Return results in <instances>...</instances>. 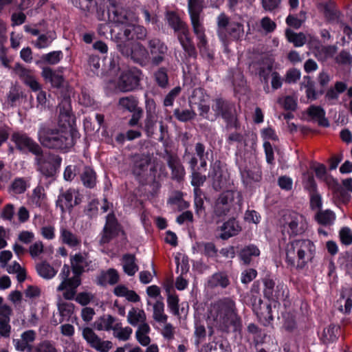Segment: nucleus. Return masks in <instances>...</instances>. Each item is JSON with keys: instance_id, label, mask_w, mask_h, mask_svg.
Listing matches in <instances>:
<instances>
[{"instance_id": "obj_58", "label": "nucleus", "mask_w": 352, "mask_h": 352, "mask_svg": "<svg viewBox=\"0 0 352 352\" xmlns=\"http://www.w3.org/2000/svg\"><path fill=\"white\" fill-rule=\"evenodd\" d=\"M7 97L8 102L13 106L15 102L19 101V100L23 98V93L18 87L12 86L11 87Z\"/></svg>"}, {"instance_id": "obj_50", "label": "nucleus", "mask_w": 352, "mask_h": 352, "mask_svg": "<svg viewBox=\"0 0 352 352\" xmlns=\"http://www.w3.org/2000/svg\"><path fill=\"white\" fill-rule=\"evenodd\" d=\"M54 32H49L46 34H41L38 36L35 43V46L39 49L47 47L55 38Z\"/></svg>"}, {"instance_id": "obj_12", "label": "nucleus", "mask_w": 352, "mask_h": 352, "mask_svg": "<svg viewBox=\"0 0 352 352\" xmlns=\"http://www.w3.org/2000/svg\"><path fill=\"white\" fill-rule=\"evenodd\" d=\"M13 70L19 79L32 91H37L41 89V86L37 81L33 70L28 69L19 63L14 65Z\"/></svg>"}, {"instance_id": "obj_4", "label": "nucleus", "mask_w": 352, "mask_h": 352, "mask_svg": "<svg viewBox=\"0 0 352 352\" xmlns=\"http://www.w3.org/2000/svg\"><path fill=\"white\" fill-rule=\"evenodd\" d=\"M242 202L243 197L240 192L236 190L223 191L214 203L213 214L220 218L233 213L241 209Z\"/></svg>"}, {"instance_id": "obj_7", "label": "nucleus", "mask_w": 352, "mask_h": 352, "mask_svg": "<svg viewBox=\"0 0 352 352\" xmlns=\"http://www.w3.org/2000/svg\"><path fill=\"white\" fill-rule=\"evenodd\" d=\"M212 111L215 120L221 117L227 122L228 126L236 127V111L234 103L222 98H215L212 100Z\"/></svg>"}, {"instance_id": "obj_43", "label": "nucleus", "mask_w": 352, "mask_h": 352, "mask_svg": "<svg viewBox=\"0 0 352 352\" xmlns=\"http://www.w3.org/2000/svg\"><path fill=\"white\" fill-rule=\"evenodd\" d=\"M153 319L160 323H166L168 319L167 315L164 314V305L163 302L157 300L153 305Z\"/></svg>"}, {"instance_id": "obj_57", "label": "nucleus", "mask_w": 352, "mask_h": 352, "mask_svg": "<svg viewBox=\"0 0 352 352\" xmlns=\"http://www.w3.org/2000/svg\"><path fill=\"white\" fill-rule=\"evenodd\" d=\"M335 61L338 65L349 66L352 64V56L346 50H342L336 57Z\"/></svg>"}, {"instance_id": "obj_18", "label": "nucleus", "mask_w": 352, "mask_h": 352, "mask_svg": "<svg viewBox=\"0 0 352 352\" xmlns=\"http://www.w3.org/2000/svg\"><path fill=\"white\" fill-rule=\"evenodd\" d=\"M177 38L182 45L184 52L189 57L195 58L197 56V51L190 36L188 27H186L182 30L175 32Z\"/></svg>"}, {"instance_id": "obj_44", "label": "nucleus", "mask_w": 352, "mask_h": 352, "mask_svg": "<svg viewBox=\"0 0 352 352\" xmlns=\"http://www.w3.org/2000/svg\"><path fill=\"white\" fill-rule=\"evenodd\" d=\"M167 20L168 25L174 30L175 33L188 26L175 12H168Z\"/></svg>"}, {"instance_id": "obj_45", "label": "nucleus", "mask_w": 352, "mask_h": 352, "mask_svg": "<svg viewBox=\"0 0 352 352\" xmlns=\"http://www.w3.org/2000/svg\"><path fill=\"white\" fill-rule=\"evenodd\" d=\"M46 200L45 189L41 186H36L32 192L31 201L36 206H42Z\"/></svg>"}, {"instance_id": "obj_35", "label": "nucleus", "mask_w": 352, "mask_h": 352, "mask_svg": "<svg viewBox=\"0 0 352 352\" xmlns=\"http://www.w3.org/2000/svg\"><path fill=\"white\" fill-rule=\"evenodd\" d=\"M112 331L114 338L119 340L126 341L130 338L133 330L129 327H122V323L118 321L116 324L113 325Z\"/></svg>"}, {"instance_id": "obj_5", "label": "nucleus", "mask_w": 352, "mask_h": 352, "mask_svg": "<svg viewBox=\"0 0 352 352\" xmlns=\"http://www.w3.org/2000/svg\"><path fill=\"white\" fill-rule=\"evenodd\" d=\"M107 13L104 9L97 8L96 17L100 21H107L115 24H127L133 19V13L116 0H108Z\"/></svg>"}, {"instance_id": "obj_26", "label": "nucleus", "mask_w": 352, "mask_h": 352, "mask_svg": "<svg viewBox=\"0 0 352 352\" xmlns=\"http://www.w3.org/2000/svg\"><path fill=\"white\" fill-rule=\"evenodd\" d=\"M120 280V276L118 271L113 268H110L107 271H102L96 277V283L101 286L107 285H115Z\"/></svg>"}, {"instance_id": "obj_59", "label": "nucleus", "mask_w": 352, "mask_h": 352, "mask_svg": "<svg viewBox=\"0 0 352 352\" xmlns=\"http://www.w3.org/2000/svg\"><path fill=\"white\" fill-rule=\"evenodd\" d=\"M34 352H58V350L54 343L49 340H44L36 346Z\"/></svg>"}, {"instance_id": "obj_29", "label": "nucleus", "mask_w": 352, "mask_h": 352, "mask_svg": "<svg viewBox=\"0 0 352 352\" xmlns=\"http://www.w3.org/2000/svg\"><path fill=\"white\" fill-rule=\"evenodd\" d=\"M118 107L123 111L133 113L142 109L138 107V100L133 96L122 97L118 100Z\"/></svg>"}, {"instance_id": "obj_9", "label": "nucleus", "mask_w": 352, "mask_h": 352, "mask_svg": "<svg viewBox=\"0 0 352 352\" xmlns=\"http://www.w3.org/2000/svg\"><path fill=\"white\" fill-rule=\"evenodd\" d=\"M11 140L20 151H28L36 156H40L43 153L41 146L23 132L13 133Z\"/></svg>"}, {"instance_id": "obj_48", "label": "nucleus", "mask_w": 352, "mask_h": 352, "mask_svg": "<svg viewBox=\"0 0 352 352\" xmlns=\"http://www.w3.org/2000/svg\"><path fill=\"white\" fill-rule=\"evenodd\" d=\"M188 7L190 18L200 17L203 10L202 0H188Z\"/></svg>"}, {"instance_id": "obj_24", "label": "nucleus", "mask_w": 352, "mask_h": 352, "mask_svg": "<svg viewBox=\"0 0 352 352\" xmlns=\"http://www.w3.org/2000/svg\"><path fill=\"white\" fill-rule=\"evenodd\" d=\"M151 158L148 155L138 154L133 156L132 170L134 175L141 176L148 170Z\"/></svg>"}, {"instance_id": "obj_15", "label": "nucleus", "mask_w": 352, "mask_h": 352, "mask_svg": "<svg viewBox=\"0 0 352 352\" xmlns=\"http://www.w3.org/2000/svg\"><path fill=\"white\" fill-rule=\"evenodd\" d=\"M263 285L264 296L269 300H279L285 298L286 287L283 284L276 285L272 279L265 278Z\"/></svg>"}, {"instance_id": "obj_42", "label": "nucleus", "mask_w": 352, "mask_h": 352, "mask_svg": "<svg viewBox=\"0 0 352 352\" xmlns=\"http://www.w3.org/2000/svg\"><path fill=\"white\" fill-rule=\"evenodd\" d=\"M36 269L38 274L45 279H50L56 274V271L54 268L47 262L36 264Z\"/></svg>"}, {"instance_id": "obj_11", "label": "nucleus", "mask_w": 352, "mask_h": 352, "mask_svg": "<svg viewBox=\"0 0 352 352\" xmlns=\"http://www.w3.org/2000/svg\"><path fill=\"white\" fill-rule=\"evenodd\" d=\"M82 337L92 349L98 352H109L113 346L110 340H104L89 327L82 329Z\"/></svg>"}, {"instance_id": "obj_54", "label": "nucleus", "mask_w": 352, "mask_h": 352, "mask_svg": "<svg viewBox=\"0 0 352 352\" xmlns=\"http://www.w3.org/2000/svg\"><path fill=\"white\" fill-rule=\"evenodd\" d=\"M118 50L126 56H132V48L131 44L125 39H120L118 36H116Z\"/></svg>"}, {"instance_id": "obj_40", "label": "nucleus", "mask_w": 352, "mask_h": 352, "mask_svg": "<svg viewBox=\"0 0 352 352\" xmlns=\"http://www.w3.org/2000/svg\"><path fill=\"white\" fill-rule=\"evenodd\" d=\"M83 185L87 188H94L96 184V173L89 167H85L80 175Z\"/></svg>"}, {"instance_id": "obj_25", "label": "nucleus", "mask_w": 352, "mask_h": 352, "mask_svg": "<svg viewBox=\"0 0 352 352\" xmlns=\"http://www.w3.org/2000/svg\"><path fill=\"white\" fill-rule=\"evenodd\" d=\"M241 177L244 184L252 186L259 182L262 177L261 170L258 166L245 167L241 171Z\"/></svg>"}, {"instance_id": "obj_34", "label": "nucleus", "mask_w": 352, "mask_h": 352, "mask_svg": "<svg viewBox=\"0 0 352 352\" xmlns=\"http://www.w3.org/2000/svg\"><path fill=\"white\" fill-rule=\"evenodd\" d=\"M146 320L144 310L133 307L128 313L127 322L132 326H137Z\"/></svg>"}, {"instance_id": "obj_3", "label": "nucleus", "mask_w": 352, "mask_h": 352, "mask_svg": "<svg viewBox=\"0 0 352 352\" xmlns=\"http://www.w3.org/2000/svg\"><path fill=\"white\" fill-rule=\"evenodd\" d=\"M285 252L287 263L292 267L302 270L312 262L316 246L308 239H295L287 243Z\"/></svg>"}, {"instance_id": "obj_23", "label": "nucleus", "mask_w": 352, "mask_h": 352, "mask_svg": "<svg viewBox=\"0 0 352 352\" xmlns=\"http://www.w3.org/2000/svg\"><path fill=\"white\" fill-rule=\"evenodd\" d=\"M35 338V331L33 330H28L21 334L19 339H14L13 343L16 350L17 351H30L32 349L31 344L34 341Z\"/></svg>"}, {"instance_id": "obj_52", "label": "nucleus", "mask_w": 352, "mask_h": 352, "mask_svg": "<svg viewBox=\"0 0 352 352\" xmlns=\"http://www.w3.org/2000/svg\"><path fill=\"white\" fill-rule=\"evenodd\" d=\"M228 33L234 39H239L244 33L243 25L238 22L230 23L228 28Z\"/></svg>"}, {"instance_id": "obj_19", "label": "nucleus", "mask_w": 352, "mask_h": 352, "mask_svg": "<svg viewBox=\"0 0 352 352\" xmlns=\"http://www.w3.org/2000/svg\"><path fill=\"white\" fill-rule=\"evenodd\" d=\"M60 241L68 247L76 248L81 245V238L66 225L60 226L59 228Z\"/></svg>"}, {"instance_id": "obj_13", "label": "nucleus", "mask_w": 352, "mask_h": 352, "mask_svg": "<svg viewBox=\"0 0 352 352\" xmlns=\"http://www.w3.org/2000/svg\"><path fill=\"white\" fill-rule=\"evenodd\" d=\"M252 307L254 311L263 325H269L273 320L271 305L263 302L261 298L253 296Z\"/></svg>"}, {"instance_id": "obj_47", "label": "nucleus", "mask_w": 352, "mask_h": 352, "mask_svg": "<svg viewBox=\"0 0 352 352\" xmlns=\"http://www.w3.org/2000/svg\"><path fill=\"white\" fill-rule=\"evenodd\" d=\"M206 181V175H203L196 170L192 171L191 184L195 187L194 194L202 193V191L199 187L202 186Z\"/></svg>"}, {"instance_id": "obj_55", "label": "nucleus", "mask_w": 352, "mask_h": 352, "mask_svg": "<svg viewBox=\"0 0 352 352\" xmlns=\"http://www.w3.org/2000/svg\"><path fill=\"white\" fill-rule=\"evenodd\" d=\"M157 119V116L146 115L144 120V130L148 137H151L153 135Z\"/></svg>"}, {"instance_id": "obj_6", "label": "nucleus", "mask_w": 352, "mask_h": 352, "mask_svg": "<svg viewBox=\"0 0 352 352\" xmlns=\"http://www.w3.org/2000/svg\"><path fill=\"white\" fill-rule=\"evenodd\" d=\"M282 232L289 236L303 234L307 228L305 217L295 212H288L283 214L280 220Z\"/></svg>"}, {"instance_id": "obj_49", "label": "nucleus", "mask_w": 352, "mask_h": 352, "mask_svg": "<svg viewBox=\"0 0 352 352\" xmlns=\"http://www.w3.org/2000/svg\"><path fill=\"white\" fill-rule=\"evenodd\" d=\"M63 54L61 51H54L43 55L41 61L50 65H55L60 60Z\"/></svg>"}, {"instance_id": "obj_60", "label": "nucleus", "mask_w": 352, "mask_h": 352, "mask_svg": "<svg viewBox=\"0 0 352 352\" xmlns=\"http://www.w3.org/2000/svg\"><path fill=\"white\" fill-rule=\"evenodd\" d=\"M174 115L177 119L182 122H186L195 118L196 113L194 111L186 109L180 110L179 109H175Z\"/></svg>"}, {"instance_id": "obj_8", "label": "nucleus", "mask_w": 352, "mask_h": 352, "mask_svg": "<svg viewBox=\"0 0 352 352\" xmlns=\"http://www.w3.org/2000/svg\"><path fill=\"white\" fill-rule=\"evenodd\" d=\"M148 54L153 65H159L165 60L168 52L167 45L159 38H149L147 41Z\"/></svg>"}, {"instance_id": "obj_51", "label": "nucleus", "mask_w": 352, "mask_h": 352, "mask_svg": "<svg viewBox=\"0 0 352 352\" xmlns=\"http://www.w3.org/2000/svg\"><path fill=\"white\" fill-rule=\"evenodd\" d=\"M13 309L9 305L4 303L3 298L0 296V319L2 320H11Z\"/></svg>"}, {"instance_id": "obj_27", "label": "nucleus", "mask_w": 352, "mask_h": 352, "mask_svg": "<svg viewBox=\"0 0 352 352\" xmlns=\"http://www.w3.org/2000/svg\"><path fill=\"white\" fill-rule=\"evenodd\" d=\"M59 111L58 124H71L72 107L71 100L69 97H65L58 106Z\"/></svg>"}, {"instance_id": "obj_1", "label": "nucleus", "mask_w": 352, "mask_h": 352, "mask_svg": "<svg viewBox=\"0 0 352 352\" xmlns=\"http://www.w3.org/2000/svg\"><path fill=\"white\" fill-rule=\"evenodd\" d=\"M75 133L71 124H58L57 128L43 124L38 131V139L46 148L67 152L74 145Z\"/></svg>"}, {"instance_id": "obj_2", "label": "nucleus", "mask_w": 352, "mask_h": 352, "mask_svg": "<svg viewBox=\"0 0 352 352\" xmlns=\"http://www.w3.org/2000/svg\"><path fill=\"white\" fill-rule=\"evenodd\" d=\"M210 318L220 331L228 333L230 329L237 331L241 327V320L236 314L235 302L229 298L220 299L211 305Z\"/></svg>"}, {"instance_id": "obj_17", "label": "nucleus", "mask_w": 352, "mask_h": 352, "mask_svg": "<svg viewBox=\"0 0 352 352\" xmlns=\"http://www.w3.org/2000/svg\"><path fill=\"white\" fill-rule=\"evenodd\" d=\"M81 284V278L78 276H73L69 280L61 282L57 287L58 292H63L65 300H73L77 293V288Z\"/></svg>"}, {"instance_id": "obj_32", "label": "nucleus", "mask_w": 352, "mask_h": 352, "mask_svg": "<svg viewBox=\"0 0 352 352\" xmlns=\"http://www.w3.org/2000/svg\"><path fill=\"white\" fill-rule=\"evenodd\" d=\"M122 267L124 272L129 276H133L139 270L135 263V255L126 254L122 256Z\"/></svg>"}, {"instance_id": "obj_39", "label": "nucleus", "mask_w": 352, "mask_h": 352, "mask_svg": "<svg viewBox=\"0 0 352 352\" xmlns=\"http://www.w3.org/2000/svg\"><path fill=\"white\" fill-rule=\"evenodd\" d=\"M229 284L228 277L224 272L214 274L208 280V285L212 288L217 287L226 288Z\"/></svg>"}, {"instance_id": "obj_64", "label": "nucleus", "mask_w": 352, "mask_h": 352, "mask_svg": "<svg viewBox=\"0 0 352 352\" xmlns=\"http://www.w3.org/2000/svg\"><path fill=\"white\" fill-rule=\"evenodd\" d=\"M118 232L116 230L104 227L100 240V244L108 243L113 237L118 234Z\"/></svg>"}, {"instance_id": "obj_53", "label": "nucleus", "mask_w": 352, "mask_h": 352, "mask_svg": "<svg viewBox=\"0 0 352 352\" xmlns=\"http://www.w3.org/2000/svg\"><path fill=\"white\" fill-rule=\"evenodd\" d=\"M117 36H118L119 38L125 39L127 41L135 39L134 24H127Z\"/></svg>"}, {"instance_id": "obj_16", "label": "nucleus", "mask_w": 352, "mask_h": 352, "mask_svg": "<svg viewBox=\"0 0 352 352\" xmlns=\"http://www.w3.org/2000/svg\"><path fill=\"white\" fill-rule=\"evenodd\" d=\"M140 82L138 73L126 71L123 72L117 82V87L122 92L131 91L136 89Z\"/></svg>"}, {"instance_id": "obj_31", "label": "nucleus", "mask_w": 352, "mask_h": 352, "mask_svg": "<svg viewBox=\"0 0 352 352\" xmlns=\"http://www.w3.org/2000/svg\"><path fill=\"white\" fill-rule=\"evenodd\" d=\"M118 321L111 315H104L95 321L94 326L98 331H110L113 329V325Z\"/></svg>"}, {"instance_id": "obj_41", "label": "nucleus", "mask_w": 352, "mask_h": 352, "mask_svg": "<svg viewBox=\"0 0 352 352\" xmlns=\"http://www.w3.org/2000/svg\"><path fill=\"white\" fill-rule=\"evenodd\" d=\"M285 35L287 40L292 43L295 47H301L307 41V36L302 32L296 33L287 29Z\"/></svg>"}, {"instance_id": "obj_10", "label": "nucleus", "mask_w": 352, "mask_h": 352, "mask_svg": "<svg viewBox=\"0 0 352 352\" xmlns=\"http://www.w3.org/2000/svg\"><path fill=\"white\" fill-rule=\"evenodd\" d=\"M80 202L79 192L74 188H69L60 192L56 206L60 208L62 213H65L67 211H71L74 206L80 204Z\"/></svg>"}, {"instance_id": "obj_62", "label": "nucleus", "mask_w": 352, "mask_h": 352, "mask_svg": "<svg viewBox=\"0 0 352 352\" xmlns=\"http://www.w3.org/2000/svg\"><path fill=\"white\" fill-rule=\"evenodd\" d=\"M155 80L159 86L165 87L168 81L167 71L164 67L160 68L155 74Z\"/></svg>"}, {"instance_id": "obj_36", "label": "nucleus", "mask_w": 352, "mask_h": 352, "mask_svg": "<svg viewBox=\"0 0 352 352\" xmlns=\"http://www.w3.org/2000/svg\"><path fill=\"white\" fill-rule=\"evenodd\" d=\"M29 186L28 179L23 177L15 178L8 188V191L12 194L24 193Z\"/></svg>"}, {"instance_id": "obj_28", "label": "nucleus", "mask_w": 352, "mask_h": 352, "mask_svg": "<svg viewBox=\"0 0 352 352\" xmlns=\"http://www.w3.org/2000/svg\"><path fill=\"white\" fill-rule=\"evenodd\" d=\"M307 113L311 119L317 121L319 125L329 126V123L325 118V111L321 107L311 105L307 109Z\"/></svg>"}, {"instance_id": "obj_46", "label": "nucleus", "mask_w": 352, "mask_h": 352, "mask_svg": "<svg viewBox=\"0 0 352 352\" xmlns=\"http://www.w3.org/2000/svg\"><path fill=\"white\" fill-rule=\"evenodd\" d=\"M335 218L334 213L329 210L320 211L316 214V219L318 223L324 226L332 224Z\"/></svg>"}, {"instance_id": "obj_56", "label": "nucleus", "mask_w": 352, "mask_h": 352, "mask_svg": "<svg viewBox=\"0 0 352 352\" xmlns=\"http://www.w3.org/2000/svg\"><path fill=\"white\" fill-rule=\"evenodd\" d=\"M199 116L209 121L213 122L215 120L214 112H210V105L201 102L198 105Z\"/></svg>"}, {"instance_id": "obj_21", "label": "nucleus", "mask_w": 352, "mask_h": 352, "mask_svg": "<svg viewBox=\"0 0 352 352\" xmlns=\"http://www.w3.org/2000/svg\"><path fill=\"white\" fill-rule=\"evenodd\" d=\"M192 30L198 40L197 47L200 51L206 49L208 41L205 34V28L200 20V17L190 18Z\"/></svg>"}, {"instance_id": "obj_14", "label": "nucleus", "mask_w": 352, "mask_h": 352, "mask_svg": "<svg viewBox=\"0 0 352 352\" xmlns=\"http://www.w3.org/2000/svg\"><path fill=\"white\" fill-rule=\"evenodd\" d=\"M70 264L74 276L80 275L91 267V261L87 252H78L70 256Z\"/></svg>"}, {"instance_id": "obj_61", "label": "nucleus", "mask_w": 352, "mask_h": 352, "mask_svg": "<svg viewBox=\"0 0 352 352\" xmlns=\"http://www.w3.org/2000/svg\"><path fill=\"white\" fill-rule=\"evenodd\" d=\"M39 170L46 177H52L55 174L56 168L49 161H43L40 162Z\"/></svg>"}, {"instance_id": "obj_37", "label": "nucleus", "mask_w": 352, "mask_h": 352, "mask_svg": "<svg viewBox=\"0 0 352 352\" xmlns=\"http://www.w3.org/2000/svg\"><path fill=\"white\" fill-rule=\"evenodd\" d=\"M260 251L256 246L251 245L243 248L239 254L241 259L244 264L249 265L253 257L258 256Z\"/></svg>"}, {"instance_id": "obj_22", "label": "nucleus", "mask_w": 352, "mask_h": 352, "mask_svg": "<svg viewBox=\"0 0 352 352\" xmlns=\"http://www.w3.org/2000/svg\"><path fill=\"white\" fill-rule=\"evenodd\" d=\"M41 76L47 82H50L53 87L59 88L63 86L64 78L62 70H54L50 67L43 68Z\"/></svg>"}, {"instance_id": "obj_30", "label": "nucleus", "mask_w": 352, "mask_h": 352, "mask_svg": "<svg viewBox=\"0 0 352 352\" xmlns=\"http://www.w3.org/2000/svg\"><path fill=\"white\" fill-rule=\"evenodd\" d=\"M221 230L220 237L222 239H228L236 235L241 231V227L234 219H231L222 225Z\"/></svg>"}, {"instance_id": "obj_33", "label": "nucleus", "mask_w": 352, "mask_h": 352, "mask_svg": "<svg viewBox=\"0 0 352 352\" xmlns=\"http://www.w3.org/2000/svg\"><path fill=\"white\" fill-rule=\"evenodd\" d=\"M168 165L172 170V177L173 179L180 180L183 178L185 170L178 158L169 156L168 158Z\"/></svg>"}, {"instance_id": "obj_38", "label": "nucleus", "mask_w": 352, "mask_h": 352, "mask_svg": "<svg viewBox=\"0 0 352 352\" xmlns=\"http://www.w3.org/2000/svg\"><path fill=\"white\" fill-rule=\"evenodd\" d=\"M323 14L325 19L330 23H340L342 21V14L333 6L324 5Z\"/></svg>"}, {"instance_id": "obj_20", "label": "nucleus", "mask_w": 352, "mask_h": 352, "mask_svg": "<svg viewBox=\"0 0 352 352\" xmlns=\"http://www.w3.org/2000/svg\"><path fill=\"white\" fill-rule=\"evenodd\" d=\"M314 54L318 60L326 61L333 58L337 52L338 47L336 45H322L318 40H314Z\"/></svg>"}, {"instance_id": "obj_63", "label": "nucleus", "mask_w": 352, "mask_h": 352, "mask_svg": "<svg viewBox=\"0 0 352 352\" xmlns=\"http://www.w3.org/2000/svg\"><path fill=\"white\" fill-rule=\"evenodd\" d=\"M168 307L175 316L179 315V298L175 294H169L167 298Z\"/></svg>"}]
</instances>
